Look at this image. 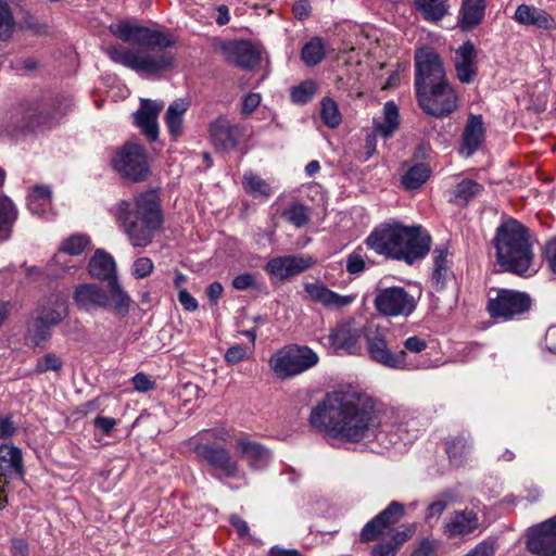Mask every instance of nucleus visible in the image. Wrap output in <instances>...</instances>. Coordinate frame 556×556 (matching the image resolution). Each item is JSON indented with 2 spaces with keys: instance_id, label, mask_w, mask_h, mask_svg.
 I'll list each match as a JSON object with an SVG mask.
<instances>
[{
  "instance_id": "f257e3e1",
  "label": "nucleus",
  "mask_w": 556,
  "mask_h": 556,
  "mask_svg": "<svg viewBox=\"0 0 556 556\" xmlns=\"http://www.w3.org/2000/svg\"><path fill=\"white\" fill-rule=\"evenodd\" d=\"M309 424L314 428L331 431L342 440L359 442L375 434L381 421L370 396L357 392H336L328 394L312 410Z\"/></svg>"
},
{
  "instance_id": "f03ea898",
  "label": "nucleus",
  "mask_w": 556,
  "mask_h": 556,
  "mask_svg": "<svg viewBox=\"0 0 556 556\" xmlns=\"http://www.w3.org/2000/svg\"><path fill=\"white\" fill-rule=\"evenodd\" d=\"M112 31L122 41L146 49L135 51L121 45L108 46L104 52L114 63L144 75H156L173 68L175 58L164 51L175 43L168 33L128 22L119 23Z\"/></svg>"
},
{
  "instance_id": "7ed1b4c3",
  "label": "nucleus",
  "mask_w": 556,
  "mask_h": 556,
  "mask_svg": "<svg viewBox=\"0 0 556 556\" xmlns=\"http://www.w3.org/2000/svg\"><path fill=\"white\" fill-rule=\"evenodd\" d=\"M365 243L380 255L412 265L428 254L431 237L421 226L407 227L393 223L375 228Z\"/></svg>"
},
{
  "instance_id": "20e7f679",
  "label": "nucleus",
  "mask_w": 556,
  "mask_h": 556,
  "mask_svg": "<svg viewBox=\"0 0 556 556\" xmlns=\"http://www.w3.org/2000/svg\"><path fill=\"white\" fill-rule=\"evenodd\" d=\"M112 213L134 247L150 244L163 224L159 197L153 190L141 193L135 203L121 200Z\"/></svg>"
},
{
  "instance_id": "39448f33",
  "label": "nucleus",
  "mask_w": 556,
  "mask_h": 556,
  "mask_svg": "<svg viewBox=\"0 0 556 556\" xmlns=\"http://www.w3.org/2000/svg\"><path fill=\"white\" fill-rule=\"evenodd\" d=\"M498 265L506 271L526 274L533 260L529 230L520 222L508 219L496 228L493 239Z\"/></svg>"
},
{
  "instance_id": "423d86ee",
  "label": "nucleus",
  "mask_w": 556,
  "mask_h": 556,
  "mask_svg": "<svg viewBox=\"0 0 556 556\" xmlns=\"http://www.w3.org/2000/svg\"><path fill=\"white\" fill-rule=\"evenodd\" d=\"M394 336L382 326H370L365 331V342L371 361L391 368L405 369L407 366L405 351L394 350Z\"/></svg>"
},
{
  "instance_id": "0eeeda50",
  "label": "nucleus",
  "mask_w": 556,
  "mask_h": 556,
  "mask_svg": "<svg viewBox=\"0 0 556 556\" xmlns=\"http://www.w3.org/2000/svg\"><path fill=\"white\" fill-rule=\"evenodd\" d=\"M113 169L124 179L141 182L150 176V165L144 147L138 142L127 141L111 161Z\"/></svg>"
},
{
  "instance_id": "6e6552de",
  "label": "nucleus",
  "mask_w": 556,
  "mask_h": 556,
  "mask_svg": "<svg viewBox=\"0 0 556 556\" xmlns=\"http://www.w3.org/2000/svg\"><path fill=\"white\" fill-rule=\"evenodd\" d=\"M318 359V355L308 346L289 345L276 352L269 364L275 375L285 380L308 370Z\"/></svg>"
},
{
  "instance_id": "1a4fd4ad",
  "label": "nucleus",
  "mask_w": 556,
  "mask_h": 556,
  "mask_svg": "<svg viewBox=\"0 0 556 556\" xmlns=\"http://www.w3.org/2000/svg\"><path fill=\"white\" fill-rule=\"evenodd\" d=\"M416 97L424 112L434 117L447 116L456 109L457 97L447 79L416 90Z\"/></svg>"
},
{
  "instance_id": "9d476101",
  "label": "nucleus",
  "mask_w": 556,
  "mask_h": 556,
  "mask_svg": "<svg viewBox=\"0 0 556 556\" xmlns=\"http://www.w3.org/2000/svg\"><path fill=\"white\" fill-rule=\"evenodd\" d=\"M532 300L526 292L498 289L494 298H489L486 311L493 318L510 320L528 313L531 308Z\"/></svg>"
},
{
  "instance_id": "9b49d317",
  "label": "nucleus",
  "mask_w": 556,
  "mask_h": 556,
  "mask_svg": "<svg viewBox=\"0 0 556 556\" xmlns=\"http://www.w3.org/2000/svg\"><path fill=\"white\" fill-rule=\"evenodd\" d=\"M375 308L383 316H409L416 308L417 302L402 287L377 288Z\"/></svg>"
},
{
  "instance_id": "f8f14e48",
  "label": "nucleus",
  "mask_w": 556,
  "mask_h": 556,
  "mask_svg": "<svg viewBox=\"0 0 556 556\" xmlns=\"http://www.w3.org/2000/svg\"><path fill=\"white\" fill-rule=\"evenodd\" d=\"M440 55L430 47H422L415 53V89L446 80Z\"/></svg>"
},
{
  "instance_id": "ddd939ff",
  "label": "nucleus",
  "mask_w": 556,
  "mask_h": 556,
  "mask_svg": "<svg viewBox=\"0 0 556 556\" xmlns=\"http://www.w3.org/2000/svg\"><path fill=\"white\" fill-rule=\"evenodd\" d=\"M195 454L218 473V477L235 478L239 473V464L230 452L217 443H198Z\"/></svg>"
},
{
  "instance_id": "4468645a",
  "label": "nucleus",
  "mask_w": 556,
  "mask_h": 556,
  "mask_svg": "<svg viewBox=\"0 0 556 556\" xmlns=\"http://www.w3.org/2000/svg\"><path fill=\"white\" fill-rule=\"evenodd\" d=\"M405 516L402 503L392 501L382 511L369 520L361 530L359 541L369 543L379 540L387 530L396 525Z\"/></svg>"
},
{
  "instance_id": "2eb2a0df",
  "label": "nucleus",
  "mask_w": 556,
  "mask_h": 556,
  "mask_svg": "<svg viewBox=\"0 0 556 556\" xmlns=\"http://www.w3.org/2000/svg\"><path fill=\"white\" fill-rule=\"evenodd\" d=\"M245 126L233 124L224 116H218L208 125L210 140L216 151L233 150L245 136Z\"/></svg>"
},
{
  "instance_id": "dca6fc26",
  "label": "nucleus",
  "mask_w": 556,
  "mask_h": 556,
  "mask_svg": "<svg viewBox=\"0 0 556 556\" xmlns=\"http://www.w3.org/2000/svg\"><path fill=\"white\" fill-rule=\"evenodd\" d=\"M527 549L539 556H556V517L530 529Z\"/></svg>"
},
{
  "instance_id": "f3484780",
  "label": "nucleus",
  "mask_w": 556,
  "mask_h": 556,
  "mask_svg": "<svg viewBox=\"0 0 556 556\" xmlns=\"http://www.w3.org/2000/svg\"><path fill=\"white\" fill-rule=\"evenodd\" d=\"M228 64L242 70L252 68L261 61L258 50L248 40H229L220 45Z\"/></svg>"
},
{
  "instance_id": "a211bd4d",
  "label": "nucleus",
  "mask_w": 556,
  "mask_h": 556,
  "mask_svg": "<svg viewBox=\"0 0 556 556\" xmlns=\"http://www.w3.org/2000/svg\"><path fill=\"white\" fill-rule=\"evenodd\" d=\"M374 127L376 132L368 134L365 140L366 157H370L376 152L377 134L383 138H389L399 127V109L393 101H389L383 106V122L374 118Z\"/></svg>"
},
{
  "instance_id": "6ab92c4d",
  "label": "nucleus",
  "mask_w": 556,
  "mask_h": 556,
  "mask_svg": "<svg viewBox=\"0 0 556 556\" xmlns=\"http://www.w3.org/2000/svg\"><path fill=\"white\" fill-rule=\"evenodd\" d=\"M312 264L313 261L311 257L285 255L269 260L265 265V270L282 281L304 271L309 268Z\"/></svg>"
},
{
  "instance_id": "aec40b11",
  "label": "nucleus",
  "mask_w": 556,
  "mask_h": 556,
  "mask_svg": "<svg viewBox=\"0 0 556 556\" xmlns=\"http://www.w3.org/2000/svg\"><path fill=\"white\" fill-rule=\"evenodd\" d=\"M479 528V518L472 509L455 510L442 525V533L448 539L463 538Z\"/></svg>"
},
{
  "instance_id": "412c9836",
  "label": "nucleus",
  "mask_w": 556,
  "mask_h": 556,
  "mask_svg": "<svg viewBox=\"0 0 556 556\" xmlns=\"http://www.w3.org/2000/svg\"><path fill=\"white\" fill-rule=\"evenodd\" d=\"M164 103L150 99H141L139 110L134 114L135 124L147 138L153 142L159 138L157 116L163 110Z\"/></svg>"
},
{
  "instance_id": "4be33fe9",
  "label": "nucleus",
  "mask_w": 556,
  "mask_h": 556,
  "mask_svg": "<svg viewBox=\"0 0 556 556\" xmlns=\"http://www.w3.org/2000/svg\"><path fill=\"white\" fill-rule=\"evenodd\" d=\"M73 300L80 311L108 307L110 304L109 293L96 283L78 285L74 290Z\"/></svg>"
},
{
  "instance_id": "5701e85b",
  "label": "nucleus",
  "mask_w": 556,
  "mask_h": 556,
  "mask_svg": "<svg viewBox=\"0 0 556 556\" xmlns=\"http://www.w3.org/2000/svg\"><path fill=\"white\" fill-rule=\"evenodd\" d=\"M477 49L475 45L467 40L455 52L456 76L463 84H469L477 74Z\"/></svg>"
},
{
  "instance_id": "b1692460",
  "label": "nucleus",
  "mask_w": 556,
  "mask_h": 556,
  "mask_svg": "<svg viewBox=\"0 0 556 556\" xmlns=\"http://www.w3.org/2000/svg\"><path fill=\"white\" fill-rule=\"evenodd\" d=\"M416 532L415 523L403 525L392 532L388 540H382L371 548V556H396L403 544L409 541Z\"/></svg>"
},
{
  "instance_id": "393cba45",
  "label": "nucleus",
  "mask_w": 556,
  "mask_h": 556,
  "mask_svg": "<svg viewBox=\"0 0 556 556\" xmlns=\"http://www.w3.org/2000/svg\"><path fill=\"white\" fill-rule=\"evenodd\" d=\"M484 137L481 115H470L462 135L459 153L465 157L471 156L481 146Z\"/></svg>"
},
{
  "instance_id": "a878e982",
  "label": "nucleus",
  "mask_w": 556,
  "mask_h": 556,
  "mask_svg": "<svg viewBox=\"0 0 556 556\" xmlns=\"http://www.w3.org/2000/svg\"><path fill=\"white\" fill-rule=\"evenodd\" d=\"M236 450L253 469L265 468L271 458L269 450L264 445L243 438L236 441Z\"/></svg>"
},
{
  "instance_id": "bb28decb",
  "label": "nucleus",
  "mask_w": 556,
  "mask_h": 556,
  "mask_svg": "<svg viewBox=\"0 0 556 556\" xmlns=\"http://www.w3.org/2000/svg\"><path fill=\"white\" fill-rule=\"evenodd\" d=\"M514 17L521 25H532L545 30L556 28L554 17L546 11L536 7L520 4L516 9Z\"/></svg>"
},
{
  "instance_id": "cd10ccee",
  "label": "nucleus",
  "mask_w": 556,
  "mask_h": 556,
  "mask_svg": "<svg viewBox=\"0 0 556 556\" xmlns=\"http://www.w3.org/2000/svg\"><path fill=\"white\" fill-rule=\"evenodd\" d=\"M304 290L313 301L321 303L325 307H343L353 301L351 296L340 295L318 282L305 283Z\"/></svg>"
},
{
  "instance_id": "c85d7f7f",
  "label": "nucleus",
  "mask_w": 556,
  "mask_h": 556,
  "mask_svg": "<svg viewBox=\"0 0 556 556\" xmlns=\"http://www.w3.org/2000/svg\"><path fill=\"white\" fill-rule=\"evenodd\" d=\"M115 261L114 258L103 250H97L94 255L90 258L88 264V271L91 277L108 280L117 278L115 275Z\"/></svg>"
},
{
  "instance_id": "c756f323",
  "label": "nucleus",
  "mask_w": 556,
  "mask_h": 556,
  "mask_svg": "<svg viewBox=\"0 0 556 556\" xmlns=\"http://www.w3.org/2000/svg\"><path fill=\"white\" fill-rule=\"evenodd\" d=\"M484 0H464L462 5V17L459 18V27L469 31L478 26L484 16Z\"/></svg>"
},
{
  "instance_id": "7c9ffc66",
  "label": "nucleus",
  "mask_w": 556,
  "mask_h": 556,
  "mask_svg": "<svg viewBox=\"0 0 556 556\" xmlns=\"http://www.w3.org/2000/svg\"><path fill=\"white\" fill-rule=\"evenodd\" d=\"M190 102L187 99H176L165 113V123L172 137L177 138L182 132L184 115Z\"/></svg>"
},
{
  "instance_id": "2f4dec72",
  "label": "nucleus",
  "mask_w": 556,
  "mask_h": 556,
  "mask_svg": "<svg viewBox=\"0 0 556 556\" xmlns=\"http://www.w3.org/2000/svg\"><path fill=\"white\" fill-rule=\"evenodd\" d=\"M0 470L4 472L14 471L20 476L24 475L21 448L7 443L0 445Z\"/></svg>"
},
{
  "instance_id": "473e14b6",
  "label": "nucleus",
  "mask_w": 556,
  "mask_h": 556,
  "mask_svg": "<svg viewBox=\"0 0 556 556\" xmlns=\"http://www.w3.org/2000/svg\"><path fill=\"white\" fill-rule=\"evenodd\" d=\"M328 339L331 346L336 350H343L350 354L355 353L357 350V337L349 327L341 326L331 329Z\"/></svg>"
},
{
  "instance_id": "72a5a7b5",
  "label": "nucleus",
  "mask_w": 556,
  "mask_h": 556,
  "mask_svg": "<svg viewBox=\"0 0 556 556\" xmlns=\"http://www.w3.org/2000/svg\"><path fill=\"white\" fill-rule=\"evenodd\" d=\"M431 168L426 163H418L409 167L401 178V184L406 190L420 188L430 177Z\"/></svg>"
},
{
  "instance_id": "f704fd0d",
  "label": "nucleus",
  "mask_w": 556,
  "mask_h": 556,
  "mask_svg": "<svg viewBox=\"0 0 556 556\" xmlns=\"http://www.w3.org/2000/svg\"><path fill=\"white\" fill-rule=\"evenodd\" d=\"M448 250L446 247H437L433 251V274L432 279L435 281L437 289H442L445 285L446 277L451 273L450 261L447 258Z\"/></svg>"
},
{
  "instance_id": "c9c22d12",
  "label": "nucleus",
  "mask_w": 556,
  "mask_h": 556,
  "mask_svg": "<svg viewBox=\"0 0 556 556\" xmlns=\"http://www.w3.org/2000/svg\"><path fill=\"white\" fill-rule=\"evenodd\" d=\"M68 314V306L65 301L58 298L50 305L45 306L39 315V323L54 327L59 325Z\"/></svg>"
},
{
  "instance_id": "e433bc0d",
  "label": "nucleus",
  "mask_w": 556,
  "mask_h": 556,
  "mask_svg": "<svg viewBox=\"0 0 556 556\" xmlns=\"http://www.w3.org/2000/svg\"><path fill=\"white\" fill-rule=\"evenodd\" d=\"M89 243L90 240L85 235L71 236L62 243L58 252L53 255V262L61 263V258H64L67 255L81 254Z\"/></svg>"
},
{
  "instance_id": "4c0bfd02",
  "label": "nucleus",
  "mask_w": 556,
  "mask_h": 556,
  "mask_svg": "<svg viewBox=\"0 0 556 556\" xmlns=\"http://www.w3.org/2000/svg\"><path fill=\"white\" fill-rule=\"evenodd\" d=\"M108 287L110 299L112 298L113 300V312L119 317H125L129 313L131 299L122 289L117 278L111 279Z\"/></svg>"
},
{
  "instance_id": "58836bf2",
  "label": "nucleus",
  "mask_w": 556,
  "mask_h": 556,
  "mask_svg": "<svg viewBox=\"0 0 556 556\" xmlns=\"http://www.w3.org/2000/svg\"><path fill=\"white\" fill-rule=\"evenodd\" d=\"M415 4L427 21L438 22L447 13L446 0H415Z\"/></svg>"
},
{
  "instance_id": "ea45409f",
  "label": "nucleus",
  "mask_w": 556,
  "mask_h": 556,
  "mask_svg": "<svg viewBox=\"0 0 556 556\" xmlns=\"http://www.w3.org/2000/svg\"><path fill=\"white\" fill-rule=\"evenodd\" d=\"M242 184L244 190L254 198L267 199L271 194V188L267 181L252 172L244 174Z\"/></svg>"
},
{
  "instance_id": "a19ab883",
  "label": "nucleus",
  "mask_w": 556,
  "mask_h": 556,
  "mask_svg": "<svg viewBox=\"0 0 556 556\" xmlns=\"http://www.w3.org/2000/svg\"><path fill=\"white\" fill-rule=\"evenodd\" d=\"M16 27L17 24L10 4L4 0H0V41H9Z\"/></svg>"
},
{
  "instance_id": "79ce46f5",
  "label": "nucleus",
  "mask_w": 556,
  "mask_h": 556,
  "mask_svg": "<svg viewBox=\"0 0 556 556\" xmlns=\"http://www.w3.org/2000/svg\"><path fill=\"white\" fill-rule=\"evenodd\" d=\"M301 56L307 66H315L325 56V47L320 38L315 37L304 45Z\"/></svg>"
},
{
  "instance_id": "37998d69",
  "label": "nucleus",
  "mask_w": 556,
  "mask_h": 556,
  "mask_svg": "<svg viewBox=\"0 0 556 556\" xmlns=\"http://www.w3.org/2000/svg\"><path fill=\"white\" fill-rule=\"evenodd\" d=\"M281 216L296 228H302L309 223V210L300 202H293L285 210Z\"/></svg>"
},
{
  "instance_id": "c03bdc74",
  "label": "nucleus",
  "mask_w": 556,
  "mask_h": 556,
  "mask_svg": "<svg viewBox=\"0 0 556 556\" xmlns=\"http://www.w3.org/2000/svg\"><path fill=\"white\" fill-rule=\"evenodd\" d=\"M320 118L329 128H336L341 124L342 116L337 102L329 97H325L320 102Z\"/></svg>"
},
{
  "instance_id": "a18cd8bd",
  "label": "nucleus",
  "mask_w": 556,
  "mask_h": 556,
  "mask_svg": "<svg viewBox=\"0 0 556 556\" xmlns=\"http://www.w3.org/2000/svg\"><path fill=\"white\" fill-rule=\"evenodd\" d=\"M17 218V208L8 197L0 198V231L10 232L13 224ZM8 233L7 238H9Z\"/></svg>"
},
{
  "instance_id": "49530a36",
  "label": "nucleus",
  "mask_w": 556,
  "mask_h": 556,
  "mask_svg": "<svg viewBox=\"0 0 556 556\" xmlns=\"http://www.w3.org/2000/svg\"><path fill=\"white\" fill-rule=\"evenodd\" d=\"M25 119L26 122L23 127L29 130H35L36 128L48 125L51 119V115L50 112L46 111L43 108L36 105L30 106L26 111Z\"/></svg>"
},
{
  "instance_id": "de8ad7c7",
  "label": "nucleus",
  "mask_w": 556,
  "mask_h": 556,
  "mask_svg": "<svg viewBox=\"0 0 556 556\" xmlns=\"http://www.w3.org/2000/svg\"><path fill=\"white\" fill-rule=\"evenodd\" d=\"M317 86L313 80L302 81L291 90V100L296 104L309 102L316 93Z\"/></svg>"
},
{
  "instance_id": "09e8293b",
  "label": "nucleus",
  "mask_w": 556,
  "mask_h": 556,
  "mask_svg": "<svg viewBox=\"0 0 556 556\" xmlns=\"http://www.w3.org/2000/svg\"><path fill=\"white\" fill-rule=\"evenodd\" d=\"M62 367L63 362L59 356L54 353H47L42 357L38 358L33 372L41 375L47 371H60Z\"/></svg>"
},
{
  "instance_id": "8fccbe9b",
  "label": "nucleus",
  "mask_w": 556,
  "mask_h": 556,
  "mask_svg": "<svg viewBox=\"0 0 556 556\" xmlns=\"http://www.w3.org/2000/svg\"><path fill=\"white\" fill-rule=\"evenodd\" d=\"M483 190L482 185L471 179L462 180L455 189V197L466 202L478 195Z\"/></svg>"
},
{
  "instance_id": "3c124183",
  "label": "nucleus",
  "mask_w": 556,
  "mask_h": 556,
  "mask_svg": "<svg viewBox=\"0 0 556 556\" xmlns=\"http://www.w3.org/2000/svg\"><path fill=\"white\" fill-rule=\"evenodd\" d=\"M448 497L447 493L441 494V496L432 502L426 510L425 520L426 522L430 523L433 518L438 519L444 510L447 508L448 504L453 502V500H445Z\"/></svg>"
},
{
  "instance_id": "603ef678",
  "label": "nucleus",
  "mask_w": 556,
  "mask_h": 556,
  "mask_svg": "<svg viewBox=\"0 0 556 556\" xmlns=\"http://www.w3.org/2000/svg\"><path fill=\"white\" fill-rule=\"evenodd\" d=\"M445 450L451 459L462 457L469 447V442L464 435L453 438L445 443Z\"/></svg>"
},
{
  "instance_id": "864d4df0",
  "label": "nucleus",
  "mask_w": 556,
  "mask_h": 556,
  "mask_svg": "<svg viewBox=\"0 0 556 556\" xmlns=\"http://www.w3.org/2000/svg\"><path fill=\"white\" fill-rule=\"evenodd\" d=\"M154 268L153 262L149 257H139L134 262L132 275L136 278H144L149 276Z\"/></svg>"
},
{
  "instance_id": "5fc2aeb1",
  "label": "nucleus",
  "mask_w": 556,
  "mask_h": 556,
  "mask_svg": "<svg viewBox=\"0 0 556 556\" xmlns=\"http://www.w3.org/2000/svg\"><path fill=\"white\" fill-rule=\"evenodd\" d=\"M543 257L549 270L556 276V238L548 240L543 250Z\"/></svg>"
},
{
  "instance_id": "6e6d98bb",
  "label": "nucleus",
  "mask_w": 556,
  "mask_h": 556,
  "mask_svg": "<svg viewBox=\"0 0 556 556\" xmlns=\"http://www.w3.org/2000/svg\"><path fill=\"white\" fill-rule=\"evenodd\" d=\"M247 355V348L242 344H236L230 346L225 353V361L228 364H237L244 359Z\"/></svg>"
},
{
  "instance_id": "4d7b16f0",
  "label": "nucleus",
  "mask_w": 556,
  "mask_h": 556,
  "mask_svg": "<svg viewBox=\"0 0 556 556\" xmlns=\"http://www.w3.org/2000/svg\"><path fill=\"white\" fill-rule=\"evenodd\" d=\"M261 103V96L255 92H250L244 96L243 102H242V109L241 113L244 116L251 115L260 105Z\"/></svg>"
},
{
  "instance_id": "13d9d810",
  "label": "nucleus",
  "mask_w": 556,
  "mask_h": 556,
  "mask_svg": "<svg viewBox=\"0 0 556 556\" xmlns=\"http://www.w3.org/2000/svg\"><path fill=\"white\" fill-rule=\"evenodd\" d=\"M131 381L134 389L139 392H147L155 387V383L143 372L136 374Z\"/></svg>"
},
{
  "instance_id": "bf43d9fd",
  "label": "nucleus",
  "mask_w": 556,
  "mask_h": 556,
  "mask_svg": "<svg viewBox=\"0 0 556 556\" xmlns=\"http://www.w3.org/2000/svg\"><path fill=\"white\" fill-rule=\"evenodd\" d=\"M403 346H404V349L402 351H405L406 354H407V352L417 354V353H421L427 348V342H426V340H424L417 336H413V337L407 338L403 342Z\"/></svg>"
},
{
  "instance_id": "052dcab7",
  "label": "nucleus",
  "mask_w": 556,
  "mask_h": 556,
  "mask_svg": "<svg viewBox=\"0 0 556 556\" xmlns=\"http://www.w3.org/2000/svg\"><path fill=\"white\" fill-rule=\"evenodd\" d=\"M435 544L433 541L425 538L420 540L417 547L414 549L410 556H434Z\"/></svg>"
},
{
  "instance_id": "680f3d73",
  "label": "nucleus",
  "mask_w": 556,
  "mask_h": 556,
  "mask_svg": "<svg viewBox=\"0 0 556 556\" xmlns=\"http://www.w3.org/2000/svg\"><path fill=\"white\" fill-rule=\"evenodd\" d=\"M365 269V261L357 253H352L346 260V271L350 274H359Z\"/></svg>"
},
{
  "instance_id": "e2e57ef3",
  "label": "nucleus",
  "mask_w": 556,
  "mask_h": 556,
  "mask_svg": "<svg viewBox=\"0 0 556 556\" xmlns=\"http://www.w3.org/2000/svg\"><path fill=\"white\" fill-rule=\"evenodd\" d=\"M255 285V277L253 274L244 273L238 275L232 280V287L237 290H248Z\"/></svg>"
},
{
  "instance_id": "0e129e2a",
  "label": "nucleus",
  "mask_w": 556,
  "mask_h": 556,
  "mask_svg": "<svg viewBox=\"0 0 556 556\" xmlns=\"http://www.w3.org/2000/svg\"><path fill=\"white\" fill-rule=\"evenodd\" d=\"M178 301L182 307L188 312L198 309V301L188 292L187 289H180L178 292Z\"/></svg>"
},
{
  "instance_id": "69168bd1",
  "label": "nucleus",
  "mask_w": 556,
  "mask_h": 556,
  "mask_svg": "<svg viewBox=\"0 0 556 556\" xmlns=\"http://www.w3.org/2000/svg\"><path fill=\"white\" fill-rule=\"evenodd\" d=\"M15 431H16V428L14 426L12 417L11 416H7V417L0 416V438L9 439L15 433Z\"/></svg>"
},
{
  "instance_id": "338daca9",
  "label": "nucleus",
  "mask_w": 556,
  "mask_h": 556,
  "mask_svg": "<svg viewBox=\"0 0 556 556\" xmlns=\"http://www.w3.org/2000/svg\"><path fill=\"white\" fill-rule=\"evenodd\" d=\"M292 12L299 20H305L311 15L312 7L307 0H300L293 4Z\"/></svg>"
},
{
  "instance_id": "774afa93",
  "label": "nucleus",
  "mask_w": 556,
  "mask_h": 556,
  "mask_svg": "<svg viewBox=\"0 0 556 556\" xmlns=\"http://www.w3.org/2000/svg\"><path fill=\"white\" fill-rule=\"evenodd\" d=\"M229 522L237 530L238 534L241 538H245L250 535V528L244 519H242L239 515H231L229 517Z\"/></svg>"
}]
</instances>
